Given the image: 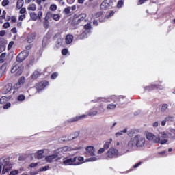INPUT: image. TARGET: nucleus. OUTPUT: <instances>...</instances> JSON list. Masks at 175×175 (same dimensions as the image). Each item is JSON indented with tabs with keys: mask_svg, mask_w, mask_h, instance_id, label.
<instances>
[{
	"mask_svg": "<svg viewBox=\"0 0 175 175\" xmlns=\"http://www.w3.org/2000/svg\"><path fill=\"white\" fill-rule=\"evenodd\" d=\"M49 83L47 81H42L36 85L37 92H42L44 88L49 87Z\"/></svg>",
	"mask_w": 175,
	"mask_h": 175,
	"instance_id": "10",
	"label": "nucleus"
},
{
	"mask_svg": "<svg viewBox=\"0 0 175 175\" xmlns=\"http://www.w3.org/2000/svg\"><path fill=\"white\" fill-rule=\"evenodd\" d=\"M53 40L55 42V49H59L61 46H62V43H64V39L61 37V34L56 33L53 38Z\"/></svg>",
	"mask_w": 175,
	"mask_h": 175,
	"instance_id": "8",
	"label": "nucleus"
},
{
	"mask_svg": "<svg viewBox=\"0 0 175 175\" xmlns=\"http://www.w3.org/2000/svg\"><path fill=\"white\" fill-rule=\"evenodd\" d=\"M103 14V12L102 11H99L98 12H96L94 14V16L96 17V18H99V17H101V16Z\"/></svg>",
	"mask_w": 175,
	"mask_h": 175,
	"instance_id": "51",
	"label": "nucleus"
},
{
	"mask_svg": "<svg viewBox=\"0 0 175 175\" xmlns=\"http://www.w3.org/2000/svg\"><path fill=\"white\" fill-rule=\"evenodd\" d=\"M9 158H1L0 159V166H9L10 165V162L9 161Z\"/></svg>",
	"mask_w": 175,
	"mask_h": 175,
	"instance_id": "20",
	"label": "nucleus"
},
{
	"mask_svg": "<svg viewBox=\"0 0 175 175\" xmlns=\"http://www.w3.org/2000/svg\"><path fill=\"white\" fill-rule=\"evenodd\" d=\"M162 81H156L154 84H152L144 88V91H153V90H163V86L161 85Z\"/></svg>",
	"mask_w": 175,
	"mask_h": 175,
	"instance_id": "5",
	"label": "nucleus"
},
{
	"mask_svg": "<svg viewBox=\"0 0 175 175\" xmlns=\"http://www.w3.org/2000/svg\"><path fill=\"white\" fill-rule=\"evenodd\" d=\"M96 161H98V158L94 157L87 159L85 162H95Z\"/></svg>",
	"mask_w": 175,
	"mask_h": 175,
	"instance_id": "46",
	"label": "nucleus"
},
{
	"mask_svg": "<svg viewBox=\"0 0 175 175\" xmlns=\"http://www.w3.org/2000/svg\"><path fill=\"white\" fill-rule=\"evenodd\" d=\"M48 18H53L55 21H59L61 16L58 14H53L51 11L46 12Z\"/></svg>",
	"mask_w": 175,
	"mask_h": 175,
	"instance_id": "15",
	"label": "nucleus"
},
{
	"mask_svg": "<svg viewBox=\"0 0 175 175\" xmlns=\"http://www.w3.org/2000/svg\"><path fill=\"white\" fill-rule=\"evenodd\" d=\"M44 154V150H40L38 151L37 154H36V158L37 159H42V158H44V156L43 155Z\"/></svg>",
	"mask_w": 175,
	"mask_h": 175,
	"instance_id": "25",
	"label": "nucleus"
},
{
	"mask_svg": "<svg viewBox=\"0 0 175 175\" xmlns=\"http://www.w3.org/2000/svg\"><path fill=\"white\" fill-rule=\"evenodd\" d=\"M14 44V42L13 41H10L8 44V50H10V49H12V47H13V45Z\"/></svg>",
	"mask_w": 175,
	"mask_h": 175,
	"instance_id": "60",
	"label": "nucleus"
},
{
	"mask_svg": "<svg viewBox=\"0 0 175 175\" xmlns=\"http://www.w3.org/2000/svg\"><path fill=\"white\" fill-rule=\"evenodd\" d=\"M144 144H146V138L138 134L130 139L128 142V147L129 148H143Z\"/></svg>",
	"mask_w": 175,
	"mask_h": 175,
	"instance_id": "1",
	"label": "nucleus"
},
{
	"mask_svg": "<svg viewBox=\"0 0 175 175\" xmlns=\"http://www.w3.org/2000/svg\"><path fill=\"white\" fill-rule=\"evenodd\" d=\"M169 110V105L164 103L161 105V112L166 113Z\"/></svg>",
	"mask_w": 175,
	"mask_h": 175,
	"instance_id": "29",
	"label": "nucleus"
},
{
	"mask_svg": "<svg viewBox=\"0 0 175 175\" xmlns=\"http://www.w3.org/2000/svg\"><path fill=\"white\" fill-rule=\"evenodd\" d=\"M22 54L25 58H28V56L29 55V51L25 50L20 53Z\"/></svg>",
	"mask_w": 175,
	"mask_h": 175,
	"instance_id": "45",
	"label": "nucleus"
},
{
	"mask_svg": "<svg viewBox=\"0 0 175 175\" xmlns=\"http://www.w3.org/2000/svg\"><path fill=\"white\" fill-rule=\"evenodd\" d=\"M116 100H117V96H116V95H112L106 98L98 97L96 99L92 100V102H94V103H96V102L110 103V102H116Z\"/></svg>",
	"mask_w": 175,
	"mask_h": 175,
	"instance_id": "6",
	"label": "nucleus"
},
{
	"mask_svg": "<svg viewBox=\"0 0 175 175\" xmlns=\"http://www.w3.org/2000/svg\"><path fill=\"white\" fill-rule=\"evenodd\" d=\"M91 33H87V31H84L81 33V34L79 36V39H87L88 38V35H90Z\"/></svg>",
	"mask_w": 175,
	"mask_h": 175,
	"instance_id": "33",
	"label": "nucleus"
},
{
	"mask_svg": "<svg viewBox=\"0 0 175 175\" xmlns=\"http://www.w3.org/2000/svg\"><path fill=\"white\" fill-rule=\"evenodd\" d=\"M77 161V157H66L63 160V165L64 166H77L78 165H81V163H75Z\"/></svg>",
	"mask_w": 175,
	"mask_h": 175,
	"instance_id": "4",
	"label": "nucleus"
},
{
	"mask_svg": "<svg viewBox=\"0 0 175 175\" xmlns=\"http://www.w3.org/2000/svg\"><path fill=\"white\" fill-rule=\"evenodd\" d=\"M122 6H124V0H120L118 2L117 8H118V9H120V8H122Z\"/></svg>",
	"mask_w": 175,
	"mask_h": 175,
	"instance_id": "49",
	"label": "nucleus"
},
{
	"mask_svg": "<svg viewBox=\"0 0 175 175\" xmlns=\"http://www.w3.org/2000/svg\"><path fill=\"white\" fill-rule=\"evenodd\" d=\"M50 169H51V168L50 167V166L46 165V166H44V167H40V168L39 169V170H40V172H47V170H50Z\"/></svg>",
	"mask_w": 175,
	"mask_h": 175,
	"instance_id": "44",
	"label": "nucleus"
},
{
	"mask_svg": "<svg viewBox=\"0 0 175 175\" xmlns=\"http://www.w3.org/2000/svg\"><path fill=\"white\" fill-rule=\"evenodd\" d=\"M30 17L31 19L33 20V21H36L38 20V14L35 12L30 13Z\"/></svg>",
	"mask_w": 175,
	"mask_h": 175,
	"instance_id": "36",
	"label": "nucleus"
},
{
	"mask_svg": "<svg viewBox=\"0 0 175 175\" xmlns=\"http://www.w3.org/2000/svg\"><path fill=\"white\" fill-rule=\"evenodd\" d=\"M50 42H51V34L48 33L43 38L42 47H46L48 44H50Z\"/></svg>",
	"mask_w": 175,
	"mask_h": 175,
	"instance_id": "13",
	"label": "nucleus"
},
{
	"mask_svg": "<svg viewBox=\"0 0 175 175\" xmlns=\"http://www.w3.org/2000/svg\"><path fill=\"white\" fill-rule=\"evenodd\" d=\"M49 20H50V18L47 17V14H46L44 18V27L46 28V29H47V28H49V26L50 25V22L49 21Z\"/></svg>",
	"mask_w": 175,
	"mask_h": 175,
	"instance_id": "31",
	"label": "nucleus"
},
{
	"mask_svg": "<svg viewBox=\"0 0 175 175\" xmlns=\"http://www.w3.org/2000/svg\"><path fill=\"white\" fill-rule=\"evenodd\" d=\"M146 139L149 142H153L154 143H160V144H166L167 142V139H161V137L152 134V133H148L146 134Z\"/></svg>",
	"mask_w": 175,
	"mask_h": 175,
	"instance_id": "2",
	"label": "nucleus"
},
{
	"mask_svg": "<svg viewBox=\"0 0 175 175\" xmlns=\"http://www.w3.org/2000/svg\"><path fill=\"white\" fill-rule=\"evenodd\" d=\"M11 22L12 23H17V18L15 16H11Z\"/></svg>",
	"mask_w": 175,
	"mask_h": 175,
	"instance_id": "63",
	"label": "nucleus"
},
{
	"mask_svg": "<svg viewBox=\"0 0 175 175\" xmlns=\"http://www.w3.org/2000/svg\"><path fill=\"white\" fill-rule=\"evenodd\" d=\"M79 135H80V133L75 132V133L71 134L72 137L69 138V139L70 140H75V139H76L79 136Z\"/></svg>",
	"mask_w": 175,
	"mask_h": 175,
	"instance_id": "40",
	"label": "nucleus"
},
{
	"mask_svg": "<svg viewBox=\"0 0 175 175\" xmlns=\"http://www.w3.org/2000/svg\"><path fill=\"white\" fill-rule=\"evenodd\" d=\"M70 139H72V134L70 135L66 136L65 137H62V142H66V140H73Z\"/></svg>",
	"mask_w": 175,
	"mask_h": 175,
	"instance_id": "50",
	"label": "nucleus"
},
{
	"mask_svg": "<svg viewBox=\"0 0 175 175\" xmlns=\"http://www.w3.org/2000/svg\"><path fill=\"white\" fill-rule=\"evenodd\" d=\"M42 16H43V12H42V11H39L37 14V18H39V20H40Z\"/></svg>",
	"mask_w": 175,
	"mask_h": 175,
	"instance_id": "59",
	"label": "nucleus"
},
{
	"mask_svg": "<svg viewBox=\"0 0 175 175\" xmlns=\"http://www.w3.org/2000/svg\"><path fill=\"white\" fill-rule=\"evenodd\" d=\"M36 35L35 33H29L27 36V42L32 43L35 40Z\"/></svg>",
	"mask_w": 175,
	"mask_h": 175,
	"instance_id": "26",
	"label": "nucleus"
},
{
	"mask_svg": "<svg viewBox=\"0 0 175 175\" xmlns=\"http://www.w3.org/2000/svg\"><path fill=\"white\" fill-rule=\"evenodd\" d=\"M26 58L27 57H25V56L23 55V53H19L16 57V61L17 62H19L20 64H21L23 61H25Z\"/></svg>",
	"mask_w": 175,
	"mask_h": 175,
	"instance_id": "28",
	"label": "nucleus"
},
{
	"mask_svg": "<svg viewBox=\"0 0 175 175\" xmlns=\"http://www.w3.org/2000/svg\"><path fill=\"white\" fill-rule=\"evenodd\" d=\"M120 157L118 150L114 148H110L107 152V159H111L112 158H117Z\"/></svg>",
	"mask_w": 175,
	"mask_h": 175,
	"instance_id": "9",
	"label": "nucleus"
},
{
	"mask_svg": "<svg viewBox=\"0 0 175 175\" xmlns=\"http://www.w3.org/2000/svg\"><path fill=\"white\" fill-rule=\"evenodd\" d=\"M116 105L114 104H109L107 106V110H114V109H116Z\"/></svg>",
	"mask_w": 175,
	"mask_h": 175,
	"instance_id": "43",
	"label": "nucleus"
},
{
	"mask_svg": "<svg viewBox=\"0 0 175 175\" xmlns=\"http://www.w3.org/2000/svg\"><path fill=\"white\" fill-rule=\"evenodd\" d=\"M173 121H174V116H167L164 118V120L161 122V126H165L166 124H167V125H170Z\"/></svg>",
	"mask_w": 175,
	"mask_h": 175,
	"instance_id": "12",
	"label": "nucleus"
},
{
	"mask_svg": "<svg viewBox=\"0 0 175 175\" xmlns=\"http://www.w3.org/2000/svg\"><path fill=\"white\" fill-rule=\"evenodd\" d=\"M10 27V23L9 22H5L3 25V27L5 28V29L9 28Z\"/></svg>",
	"mask_w": 175,
	"mask_h": 175,
	"instance_id": "57",
	"label": "nucleus"
},
{
	"mask_svg": "<svg viewBox=\"0 0 175 175\" xmlns=\"http://www.w3.org/2000/svg\"><path fill=\"white\" fill-rule=\"evenodd\" d=\"M5 57H6V53H1L0 55V61H2Z\"/></svg>",
	"mask_w": 175,
	"mask_h": 175,
	"instance_id": "64",
	"label": "nucleus"
},
{
	"mask_svg": "<svg viewBox=\"0 0 175 175\" xmlns=\"http://www.w3.org/2000/svg\"><path fill=\"white\" fill-rule=\"evenodd\" d=\"M85 150L87 151L86 155H90V157L95 156V148L94 146H87Z\"/></svg>",
	"mask_w": 175,
	"mask_h": 175,
	"instance_id": "19",
	"label": "nucleus"
},
{
	"mask_svg": "<svg viewBox=\"0 0 175 175\" xmlns=\"http://www.w3.org/2000/svg\"><path fill=\"white\" fill-rule=\"evenodd\" d=\"M28 10H32L33 12L36 10V4H31L28 7Z\"/></svg>",
	"mask_w": 175,
	"mask_h": 175,
	"instance_id": "48",
	"label": "nucleus"
},
{
	"mask_svg": "<svg viewBox=\"0 0 175 175\" xmlns=\"http://www.w3.org/2000/svg\"><path fill=\"white\" fill-rule=\"evenodd\" d=\"M98 114V111H95L94 109H92L89 111L88 116H90L91 117H94Z\"/></svg>",
	"mask_w": 175,
	"mask_h": 175,
	"instance_id": "39",
	"label": "nucleus"
},
{
	"mask_svg": "<svg viewBox=\"0 0 175 175\" xmlns=\"http://www.w3.org/2000/svg\"><path fill=\"white\" fill-rule=\"evenodd\" d=\"M111 142H113V139H110L109 141H108V142H105V143L104 144L103 147H104V148H105V150H107V148H109V147H110V144L111 143Z\"/></svg>",
	"mask_w": 175,
	"mask_h": 175,
	"instance_id": "37",
	"label": "nucleus"
},
{
	"mask_svg": "<svg viewBox=\"0 0 175 175\" xmlns=\"http://www.w3.org/2000/svg\"><path fill=\"white\" fill-rule=\"evenodd\" d=\"M169 135H170L172 139H174L175 138V129H170V132H169Z\"/></svg>",
	"mask_w": 175,
	"mask_h": 175,
	"instance_id": "41",
	"label": "nucleus"
},
{
	"mask_svg": "<svg viewBox=\"0 0 175 175\" xmlns=\"http://www.w3.org/2000/svg\"><path fill=\"white\" fill-rule=\"evenodd\" d=\"M83 28L88 33H91V28H92V27L91 26V23L85 25Z\"/></svg>",
	"mask_w": 175,
	"mask_h": 175,
	"instance_id": "30",
	"label": "nucleus"
},
{
	"mask_svg": "<svg viewBox=\"0 0 175 175\" xmlns=\"http://www.w3.org/2000/svg\"><path fill=\"white\" fill-rule=\"evenodd\" d=\"M11 167H12L10 166V165L3 166L2 174H5L8 173V172H9L10 170Z\"/></svg>",
	"mask_w": 175,
	"mask_h": 175,
	"instance_id": "32",
	"label": "nucleus"
},
{
	"mask_svg": "<svg viewBox=\"0 0 175 175\" xmlns=\"http://www.w3.org/2000/svg\"><path fill=\"white\" fill-rule=\"evenodd\" d=\"M159 135L161 136L163 139H167V137H169V135H167L165 131L160 132Z\"/></svg>",
	"mask_w": 175,
	"mask_h": 175,
	"instance_id": "42",
	"label": "nucleus"
},
{
	"mask_svg": "<svg viewBox=\"0 0 175 175\" xmlns=\"http://www.w3.org/2000/svg\"><path fill=\"white\" fill-rule=\"evenodd\" d=\"M57 77L58 72H54L51 75V78L52 79V80H55V79H57Z\"/></svg>",
	"mask_w": 175,
	"mask_h": 175,
	"instance_id": "56",
	"label": "nucleus"
},
{
	"mask_svg": "<svg viewBox=\"0 0 175 175\" xmlns=\"http://www.w3.org/2000/svg\"><path fill=\"white\" fill-rule=\"evenodd\" d=\"M9 3H10L9 0H3V1L1 2V5L5 8V6H8V5H9Z\"/></svg>",
	"mask_w": 175,
	"mask_h": 175,
	"instance_id": "52",
	"label": "nucleus"
},
{
	"mask_svg": "<svg viewBox=\"0 0 175 175\" xmlns=\"http://www.w3.org/2000/svg\"><path fill=\"white\" fill-rule=\"evenodd\" d=\"M75 158H77V161H79V162H83V161H84V157H75Z\"/></svg>",
	"mask_w": 175,
	"mask_h": 175,
	"instance_id": "62",
	"label": "nucleus"
},
{
	"mask_svg": "<svg viewBox=\"0 0 175 175\" xmlns=\"http://www.w3.org/2000/svg\"><path fill=\"white\" fill-rule=\"evenodd\" d=\"M114 16V11H110L109 14L105 16V18H110V17H113Z\"/></svg>",
	"mask_w": 175,
	"mask_h": 175,
	"instance_id": "55",
	"label": "nucleus"
},
{
	"mask_svg": "<svg viewBox=\"0 0 175 175\" xmlns=\"http://www.w3.org/2000/svg\"><path fill=\"white\" fill-rule=\"evenodd\" d=\"M10 106H12V104L10 103H7L3 105V109H4V110H7V109H9Z\"/></svg>",
	"mask_w": 175,
	"mask_h": 175,
	"instance_id": "53",
	"label": "nucleus"
},
{
	"mask_svg": "<svg viewBox=\"0 0 175 175\" xmlns=\"http://www.w3.org/2000/svg\"><path fill=\"white\" fill-rule=\"evenodd\" d=\"M25 77H21L18 81V83L16 84L17 88H20L24 83H25Z\"/></svg>",
	"mask_w": 175,
	"mask_h": 175,
	"instance_id": "23",
	"label": "nucleus"
},
{
	"mask_svg": "<svg viewBox=\"0 0 175 175\" xmlns=\"http://www.w3.org/2000/svg\"><path fill=\"white\" fill-rule=\"evenodd\" d=\"M84 118H87V115L83 114L71 118L68 120V122H76L77 121H80V120H83Z\"/></svg>",
	"mask_w": 175,
	"mask_h": 175,
	"instance_id": "18",
	"label": "nucleus"
},
{
	"mask_svg": "<svg viewBox=\"0 0 175 175\" xmlns=\"http://www.w3.org/2000/svg\"><path fill=\"white\" fill-rule=\"evenodd\" d=\"M128 132V129H124V130L121 131L120 132H118L116 133V137H118V136L122 135V133H126Z\"/></svg>",
	"mask_w": 175,
	"mask_h": 175,
	"instance_id": "38",
	"label": "nucleus"
},
{
	"mask_svg": "<svg viewBox=\"0 0 175 175\" xmlns=\"http://www.w3.org/2000/svg\"><path fill=\"white\" fill-rule=\"evenodd\" d=\"M57 158H58V154H56L55 152H54L53 154L46 156L45 157V161L47 163H53V162H54V159H57Z\"/></svg>",
	"mask_w": 175,
	"mask_h": 175,
	"instance_id": "17",
	"label": "nucleus"
},
{
	"mask_svg": "<svg viewBox=\"0 0 175 175\" xmlns=\"http://www.w3.org/2000/svg\"><path fill=\"white\" fill-rule=\"evenodd\" d=\"M12 96H3L1 98H0V105H3L5 103L8 102V100H10Z\"/></svg>",
	"mask_w": 175,
	"mask_h": 175,
	"instance_id": "24",
	"label": "nucleus"
},
{
	"mask_svg": "<svg viewBox=\"0 0 175 175\" xmlns=\"http://www.w3.org/2000/svg\"><path fill=\"white\" fill-rule=\"evenodd\" d=\"M67 151H69V147L64 146L55 150V153H56V155H57V157H59V155H64V154H66Z\"/></svg>",
	"mask_w": 175,
	"mask_h": 175,
	"instance_id": "16",
	"label": "nucleus"
},
{
	"mask_svg": "<svg viewBox=\"0 0 175 175\" xmlns=\"http://www.w3.org/2000/svg\"><path fill=\"white\" fill-rule=\"evenodd\" d=\"M6 68H8V64L4 63L1 67H0V79L5 75V72H6Z\"/></svg>",
	"mask_w": 175,
	"mask_h": 175,
	"instance_id": "21",
	"label": "nucleus"
},
{
	"mask_svg": "<svg viewBox=\"0 0 175 175\" xmlns=\"http://www.w3.org/2000/svg\"><path fill=\"white\" fill-rule=\"evenodd\" d=\"M23 70H24V67L20 63H14L11 68V73H15L16 77L21 76Z\"/></svg>",
	"mask_w": 175,
	"mask_h": 175,
	"instance_id": "3",
	"label": "nucleus"
},
{
	"mask_svg": "<svg viewBox=\"0 0 175 175\" xmlns=\"http://www.w3.org/2000/svg\"><path fill=\"white\" fill-rule=\"evenodd\" d=\"M24 5V0H17L16 8L17 9H21Z\"/></svg>",
	"mask_w": 175,
	"mask_h": 175,
	"instance_id": "34",
	"label": "nucleus"
},
{
	"mask_svg": "<svg viewBox=\"0 0 175 175\" xmlns=\"http://www.w3.org/2000/svg\"><path fill=\"white\" fill-rule=\"evenodd\" d=\"M87 17V14H81L78 16L77 18H75L72 21V25H81L84 21H85V18Z\"/></svg>",
	"mask_w": 175,
	"mask_h": 175,
	"instance_id": "7",
	"label": "nucleus"
},
{
	"mask_svg": "<svg viewBox=\"0 0 175 175\" xmlns=\"http://www.w3.org/2000/svg\"><path fill=\"white\" fill-rule=\"evenodd\" d=\"M40 76H42V70L38 68L29 77V79L33 81V80H36V79H38V77H40Z\"/></svg>",
	"mask_w": 175,
	"mask_h": 175,
	"instance_id": "14",
	"label": "nucleus"
},
{
	"mask_svg": "<svg viewBox=\"0 0 175 175\" xmlns=\"http://www.w3.org/2000/svg\"><path fill=\"white\" fill-rule=\"evenodd\" d=\"M65 42L66 44H70L73 42V36L67 35L65 38Z\"/></svg>",
	"mask_w": 175,
	"mask_h": 175,
	"instance_id": "27",
	"label": "nucleus"
},
{
	"mask_svg": "<svg viewBox=\"0 0 175 175\" xmlns=\"http://www.w3.org/2000/svg\"><path fill=\"white\" fill-rule=\"evenodd\" d=\"M49 10H51V12H55V10H57V5L55 4L51 5L49 7Z\"/></svg>",
	"mask_w": 175,
	"mask_h": 175,
	"instance_id": "47",
	"label": "nucleus"
},
{
	"mask_svg": "<svg viewBox=\"0 0 175 175\" xmlns=\"http://www.w3.org/2000/svg\"><path fill=\"white\" fill-rule=\"evenodd\" d=\"M113 8V1L104 0L100 4L101 10H106L107 9H111Z\"/></svg>",
	"mask_w": 175,
	"mask_h": 175,
	"instance_id": "11",
	"label": "nucleus"
},
{
	"mask_svg": "<svg viewBox=\"0 0 175 175\" xmlns=\"http://www.w3.org/2000/svg\"><path fill=\"white\" fill-rule=\"evenodd\" d=\"M116 125H117V122H115L112 124V125H110L109 126V129L111 130V131H113V129H114V127L116 126Z\"/></svg>",
	"mask_w": 175,
	"mask_h": 175,
	"instance_id": "61",
	"label": "nucleus"
},
{
	"mask_svg": "<svg viewBox=\"0 0 175 175\" xmlns=\"http://www.w3.org/2000/svg\"><path fill=\"white\" fill-rule=\"evenodd\" d=\"M69 52V51L68 50V49H63L62 50V54L63 55H66L67 54H68V53Z\"/></svg>",
	"mask_w": 175,
	"mask_h": 175,
	"instance_id": "58",
	"label": "nucleus"
},
{
	"mask_svg": "<svg viewBox=\"0 0 175 175\" xmlns=\"http://www.w3.org/2000/svg\"><path fill=\"white\" fill-rule=\"evenodd\" d=\"M25 100V96L24 94H20L17 97L18 102H24Z\"/></svg>",
	"mask_w": 175,
	"mask_h": 175,
	"instance_id": "35",
	"label": "nucleus"
},
{
	"mask_svg": "<svg viewBox=\"0 0 175 175\" xmlns=\"http://www.w3.org/2000/svg\"><path fill=\"white\" fill-rule=\"evenodd\" d=\"M12 91V83H8L3 89V94L5 95Z\"/></svg>",
	"mask_w": 175,
	"mask_h": 175,
	"instance_id": "22",
	"label": "nucleus"
},
{
	"mask_svg": "<svg viewBox=\"0 0 175 175\" xmlns=\"http://www.w3.org/2000/svg\"><path fill=\"white\" fill-rule=\"evenodd\" d=\"M64 12L65 14H69V13H70V7H67L64 8Z\"/></svg>",
	"mask_w": 175,
	"mask_h": 175,
	"instance_id": "54",
	"label": "nucleus"
}]
</instances>
